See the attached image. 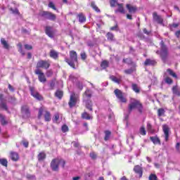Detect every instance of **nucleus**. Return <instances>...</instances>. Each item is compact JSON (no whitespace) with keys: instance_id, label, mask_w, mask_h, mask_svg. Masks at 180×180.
Here are the masks:
<instances>
[{"instance_id":"b1692460","label":"nucleus","mask_w":180,"mask_h":180,"mask_svg":"<svg viewBox=\"0 0 180 180\" xmlns=\"http://www.w3.org/2000/svg\"><path fill=\"white\" fill-rule=\"evenodd\" d=\"M82 119L85 120H91L93 119V117L89 115L86 111H84L82 113Z\"/></svg>"},{"instance_id":"20e7f679","label":"nucleus","mask_w":180,"mask_h":180,"mask_svg":"<svg viewBox=\"0 0 180 180\" xmlns=\"http://www.w3.org/2000/svg\"><path fill=\"white\" fill-rule=\"evenodd\" d=\"M160 56L162 59V61L163 63H167V60H168V48L167 47V45H165V42L164 41H161L160 43Z\"/></svg>"},{"instance_id":"de8ad7c7","label":"nucleus","mask_w":180,"mask_h":180,"mask_svg":"<svg viewBox=\"0 0 180 180\" xmlns=\"http://www.w3.org/2000/svg\"><path fill=\"white\" fill-rule=\"evenodd\" d=\"M92 98V94L88 91L84 92V99H91Z\"/></svg>"},{"instance_id":"603ef678","label":"nucleus","mask_w":180,"mask_h":180,"mask_svg":"<svg viewBox=\"0 0 180 180\" xmlns=\"http://www.w3.org/2000/svg\"><path fill=\"white\" fill-rule=\"evenodd\" d=\"M117 1L116 0H110V5L111 6V8H115V6H116V5H117Z\"/></svg>"},{"instance_id":"0e129e2a","label":"nucleus","mask_w":180,"mask_h":180,"mask_svg":"<svg viewBox=\"0 0 180 180\" xmlns=\"http://www.w3.org/2000/svg\"><path fill=\"white\" fill-rule=\"evenodd\" d=\"M58 119H60V115L58 113L55 114L53 122H58Z\"/></svg>"},{"instance_id":"7ed1b4c3","label":"nucleus","mask_w":180,"mask_h":180,"mask_svg":"<svg viewBox=\"0 0 180 180\" xmlns=\"http://www.w3.org/2000/svg\"><path fill=\"white\" fill-rule=\"evenodd\" d=\"M60 165H61V167L63 168L65 167V160H64L62 158H54L51 162V168L52 171H54L56 172H58L59 170Z\"/></svg>"},{"instance_id":"a878e982","label":"nucleus","mask_w":180,"mask_h":180,"mask_svg":"<svg viewBox=\"0 0 180 180\" xmlns=\"http://www.w3.org/2000/svg\"><path fill=\"white\" fill-rule=\"evenodd\" d=\"M90 6H91V8H92V9L95 11V12H96L97 13H101V9H99V7L96 6V4L95 3V1H91L90 4Z\"/></svg>"},{"instance_id":"bf43d9fd","label":"nucleus","mask_w":180,"mask_h":180,"mask_svg":"<svg viewBox=\"0 0 180 180\" xmlns=\"http://www.w3.org/2000/svg\"><path fill=\"white\" fill-rule=\"evenodd\" d=\"M1 109H4V110H8V105H6V103L1 102Z\"/></svg>"},{"instance_id":"412c9836","label":"nucleus","mask_w":180,"mask_h":180,"mask_svg":"<svg viewBox=\"0 0 180 180\" xmlns=\"http://www.w3.org/2000/svg\"><path fill=\"white\" fill-rule=\"evenodd\" d=\"M77 18L79 19V23H85L86 22V16L84 13H79Z\"/></svg>"},{"instance_id":"864d4df0","label":"nucleus","mask_w":180,"mask_h":180,"mask_svg":"<svg viewBox=\"0 0 180 180\" xmlns=\"http://www.w3.org/2000/svg\"><path fill=\"white\" fill-rule=\"evenodd\" d=\"M122 63L124 64H131V58H127L122 60Z\"/></svg>"},{"instance_id":"0eeeda50","label":"nucleus","mask_w":180,"mask_h":180,"mask_svg":"<svg viewBox=\"0 0 180 180\" xmlns=\"http://www.w3.org/2000/svg\"><path fill=\"white\" fill-rule=\"evenodd\" d=\"M40 16L45 19H48V20H51L52 22H54L57 19L56 14L50 11H42L40 13Z\"/></svg>"},{"instance_id":"4d7b16f0","label":"nucleus","mask_w":180,"mask_h":180,"mask_svg":"<svg viewBox=\"0 0 180 180\" xmlns=\"http://www.w3.org/2000/svg\"><path fill=\"white\" fill-rule=\"evenodd\" d=\"M149 180H158L157 175L155 174H151L149 176Z\"/></svg>"},{"instance_id":"6e6d98bb","label":"nucleus","mask_w":180,"mask_h":180,"mask_svg":"<svg viewBox=\"0 0 180 180\" xmlns=\"http://www.w3.org/2000/svg\"><path fill=\"white\" fill-rule=\"evenodd\" d=\"M90 158H91V160H96L98 155H96V153L95 152H91L90 153Z\"/></svg>"},{"instance_id":"9b49d317","label":"nucleus","mask_w":180,"mask_h":180,"mask_svg":"<svg viewBox=\"0 0 180 180\" xmlns=\"http://www.w3.org/2000/svg\"><path fill=\"white\" fill-rule=\"evenodd\" d=\"M153 20L158 23V25L164 24V18L161 15H159L156 12L153 13Z\"/></svg>"},{"instance_id":"dca6fc26","label":"nucleus","mask_w":180,"mask_h":180,"mask_svg":"<svg viewBox=\"0 0 180 180\" xmlns=\"http://www.w3.org/2000/svg\"><path fill=\"white\" fill-rule=\"evenodd\" d=\"M45 33L49 37H51V39H53V37H54V30H53V27H45Z\"/></svg>"},{"instance_id":"a211bd4d","label":"nucleus","mask_w":180,"mask_h":180,"mask_svg":"<svg viewBox=\"0 0 180 180\" xmlns=\"http://www.w3.org/2000/svg\"><path fill=\"white\" fill-rule=\"evenodd\" d=\"M126 8L128 10L129 13H136L137 12V6H132L131 4H126Z\"/></svg>"},{"instance_id":"bb28decb","label":"nucleus","mask_w":180,"mask_h":180,"mask_svg":"<svg viewBox=\"0 0 180 180\" xmlns=\"http://www.w3.org/2000/svg\"><path fill=\"white\" fill-rule=\"evenodd\" d=\"M1 43L3 46L4 49H5L6 50H9V49H11L9 44H8V41H6V40H5V39L1 38Z\"/></svg>"},{"instance_id":"13d9d810","label":"nucleus","mask_w":180,"mask_h":180,"mask_svg":"<svg viewBox=\"0 0 180 180\" xmlns=\"http://www.w3.org/2000/svg\"><path fill=\"white\" fill-rule=\"evenodd\" d=\"M118 29H119V25H117V24L113 27H110V30H111V32H117Z\"/></svg>"},{"instance_id":"ddd939ff","label":"nucleus","mask_w":180,"mask_h":180,"mask_svg":"<svg viewBox=\"0 0 180 180\" xmlns=\"http://www.w3.org/2000/svg\"><path fill=\"white\" fill-rule=\"evenodd\" d=\"M145 67L152 66L155 67L157 65V60L151 58H146L143 63Z\"/></svg>"},{"instance_id":"680f3d73","label":"nucleus","mask_w":180,"mask_h":180,"mask_svg":"<svg viewBox=\"0 0 180 180\" xmlns=\"http://www.w3.org/2000/svg\"><path fill=\"white\" fill-rule=\"evenodd\" d=\"M124 74H127L130 75V74H133V69H127L124 71Z\"/></svg>"},{"instance_id":"e433bc0d","label":"nucleus","mask_w":180,"mask_h":180,"mask_svg":"<svg viewBox=\"0 0 180 180\" xmlns=\"http://www.w3.org/2000/svg\"><path fill=\"white\" fill-rule=\"evenodd\" d=\"M104 133H105L104 140H105V141H108V140H109V139H110V136L112 135V132L109 130H105L104 131Z\"/></svg>"},{"instance_id":"2f4dec72","label":"nucleus","mask_w":180,"mask_h":180,"mask_svg":"<svg viewBox=\"0 0 180 180\" xmlns=\"http://www.w3.org/2000/svg\"><path fill=\"white\" fill-rule=\"evenodd\" d=\"M131 89L132 91H134V92H135L136 94H140V87L139 86V85H137V84L133 83L131 84Z\"/></svg>"},{"instance_id":"c756f323","label":"nucleus","mask_w":180,"mask_h":180,"mask_svg":"<svg viewBox=\"0 0 180 180\" xmlns=\"http://www.w3.org/2000/svg\"><path fill=\"white\" fill-rule=\"evenodd\" d=\"M45 122H50L51 120V114L49 111L46 110L44 115Z\"/></svg>"},{"instance_id":"2eb2a0df","label":"nucleus","mask_w":180,"mask_h":180,"mask_svg":"<svg viewBox=\"0 0 180 180\" xmlns=\"http://www.w3.org/2000/svg\"><path fill=\"white\" fill-rule=\"evenodd\" d=\"M134 172L136 175H139V178L143 176V167L139 165H136L134 167Z\"/></svg>"},{"instance_id":"cd10ccee","label":"nucleus","mask_w":180,"mask_h":180,"mask_svg":"<svg viewBox=\"0 0 180 180\" xmlns=\"http://www.w3.org/2000/svg\"><path fill=\"white\" fill-rule=\"evenodd\" d=\"M167 72L168 73L170 77H172L173 78H175L176 79H178V75H176V73L172 70L171 68L167 69Z\"/></svg>"},{"instance_id":"ea45409f","label":"nucleus","mask_w":180,"mask_h":180,"mask_svg":"<svg viewBox=\"0 0 180 180\" xmlns=\"http://www.w3.org/2000/svg\"><path fill=\"white\" fill-rule=\"evenodd\" d=\"M0 164L3 167L8 168V160H6L5 158H0Z\"/></svg>"},{"instance_id":"338daca9","label":"nucleus","mask_w":180,"mask_h":180,"mask_svg":"<svg viewBox=\"0 0 180 180\" xmlns=\"http://www.w3.org/2000/svg\"><path fill=\"white\" fill-rule=\"evenodd\" d=\"M72 144H73V146L75 148H78V147H79V143H78V142L72 141Z\"/></svg>"},{"instance_id":"f03ea898","label":"nucleus","mask_w":180,"mask_h":180,"mask_svg":"<svg viewBox=\"0 0 180 180\" xmlns=\"http://www.w3.org/2000/svg\"><path fill=\"white\" fill-rule=\"evenodd\" d=\"M69 56L70 58H65V61L70 67L75 70V63H78V53L75 51H70Z\"/></svg>"},{"instance_id":"5701e85b","label":"nucleus","mask_w":180,"mask_h":180,"mask_svg":"<svg viewBox=\"0 0 180 180\" xmlns=\"http://www.w3.org/2000/svg\"><path fill=\"white\" fill-rule=\"evenodd\" d=\"M150 140L153 143V144H159V146H161V140H160V138H158V136H150Z\"/></svg>"},{"instance_id":"6ab92c4d","label":"nucleus","mask_w":180,"mask_h":180,"mask_svg":"<svg viewBox=\"0 0 180 180\" xmlns=\"http://www.w3.org/2000/svg\"><path fill=\"white\" fill-rule=\"evenodd\" d=\"M10 158L15 162L19 161V153L13 151L10 152Z\"/></svg>"},{"instance_id":"69168bd1","label":"nucleus","mask_w":180,"mask_h":180,"mask_svg":"<svg viewBox=\"0 0 180 180\" xmlns=\"http://www.w3.org/2000/svg\"><path fill=\"white\" fill-rule=\"evenodd\" d=\"M77 88H78L80 91H82V89H84V86L82 85V83L78 82V83H77Z\"/></svg>"},{"instance_id":"f8f14e48","label":"nucleus","mask_w":180,"mask_h":180,"mask_svg":"<svg viewBox=\"0 0 180 180\" xmlns=\"http://www.w3.org/2000/svg\"><path fill=\"white\" fill-rule=\"evenodd\" d=\"M83 102L85 105V108L88 109V110H90V112L94 111V103H92L91 99H83Z\"/></svg>"},{"instance_id":"052dcab7","label":"nucleus","mask_w":180,"mask_h":180,"mask_svg":"<svg viewBox=\"0 0 180 180\" xmlns=\"http://www.w3.org/2000/svg\"><path fill=\"white\" fill-rule=\"evenodd\" d=\"M24 47L25 49V50H33V46L32 45L30 44H25Z\"/></svg>"},{"instance_id":"72a5a7b5","label":"nucleus","mask_w":180,"mask_h":180,"mask_svg":"<svg viewBox=\"0 0 180 180\" xmlns=\"http://www.w3.org/2000/svg\"><path fill=\"white\" fill-rule=\"evenodd\" d=\"M106 37L108 41H115V35L112 32H108Z\"/></svg>"},{"instance_id":"49530a36","label":"nucleus","mask_w":180,"mask_h":180,"mask_svg":"<svg viewBox=\"0 0 180 180\" xmlns=\"http://www.w3.org/2000/svg\"><path fill=\"white\" fill-rule=\"evenodd\" d=\"M165 82L166 84H168L169 85H171L172 84L174 83V80H172L171 79V77H166L165 79Z\"/></svg>"},{"instance_id":"1a4fd4ad","label":"nucleus","mask_w":180,"mask_h":180,"mask_svg":"<svg viewBox=\"0 0 180 180\" xmlns=\"http://www.w3.org/2000/svg\"><path fill=\"white\" fill-rule=\"evenodd\" d=\"M31 96H33L37 101H44V97L39 91L34 90V87L30 86Z\"/></svg>"},{"instance_id":"4c0bfd02","label":"nucleus","mask_w":180,"mask_h":180,"mask_svg":"<svg viewBox=\"0 0 180 180\" xmlns=\"http://www.w3.org/2000/svg\"><path fill=\"white\" fill-rule=\"evenodd\" d=\"M17 46H18V51L20 53L22 56H25V51H23V45L20 42H19Z\"/></svg>"},{"instance_id":"79ce46f5","label":"nucleus","mask_w":180,"mask_h":180,"mask_svg":"<svg viewBox=\"0 0 180 180\" xmlns=\"http://www.w3.org/2000/svg\"><path fill=\"white\" fill-rule=\"evenodd\" d=\"M158 116L161 117V116H165V110L164 108H159L158 110Z\"/></svg>"},{"instance_id":"4468645a","label":"nucleus","mask_w":180,"mask_h":180,"mask_svg":"<svg viewBox=\"0 0 180 180\" xmlns=\"http://www.w3.org/2000/svg\"><path fill=\"white\" fill-rule=\"evenodd\" d=\"M21 113L25 115L26 117H30V108L27 105H24L21 107Z\"/></svg>"},{"instance_id":"4be33fe9","label":"nucleus","mask_w":180,"mask_h":180,"mask_svg":"<svg viewBox=\"0 0 180 180\" xmlns=\"http://www.w3.org/2000/svg\"><path fill=\"white\" fill-rule=\"evenodd\" d=\"M49 56L53 60H58V52L54 49H51L49 52Z\"/></svg>"},{"instance_id":"c85d7f7f","label":"nucleus","mask_w":180,"mask_h":180,"mask_svg":"<svg viewBox=\"0 0 180 180\" xmlns=\"http://www.w3.org/2000/svg\"><path fill=\"white\" fill-rule=\"evenodd\" d=\"M46 153L44 152L39 153L37 155L38 161L39 162L44 161V160H46Z\"/></svg>"},{"instance_id":"3c124183","label":"nucleus","mask_w":180,"mask_h":180,"mask_svg":"<svg viewBox=\"0 0 180 180\" xmlns=\"http://www.w3.org/2000/svg\"><path fill=\"white\" fill-rule=\"evenodd\" d=\"M61 130L63 133H67V131H69L68 126L67 124H63L61 127Z\"/></svg>"},{"instance_id":"5fc2aeb1","label":"nucleus","mask_w":180,"mask_h":180,"mask_svg":"<svg viewBox=\"0 0 180 180\" xmlns=\"http://www.w3.org/2000/svg\"><path fill=\"white\" fill-rule=\"evenodd\" d=\"M80 57H81V59L83 60V61H85V60H86V53L85 52H82L80 53Z\"/></svg>"},{"instance_id":"7c9ffc66","label":"nucleus","mask_w":180,"mask_h":180,"mask_svg":"<svg viewBox=\"0 0 180 180\" xmlns=\"http://www.w3.org/2000/svg\"><path fill=\"white\" fill-rule=\"evenodd\" d=\"M55 96L59 99H63V96H64V91L59 89L56 90L55 92Z\"/></svg>"},{"instance_id":"a19ab883","label":"nucleus","mask_w":180,"mask_h":180,"mask_svg":"<svg viewBox=\"0 0 180 180\" xmlns=\"http://www.w3.org/2000/svg\"><path fill=\"white\" fill-rule=\"evenodd\" d=\"M110 79L113 82H115L116 84H120V81H122L120 79H118L117 77L113 75L110 76Z\"/></svg>"},{"instance_id":"8fccbe9b","label":"nucleus","mask_w":180,"mask_h":180,"mask_svg":"<svg viewBox=\"0 0 180 180\" xmlns=\"http://www.w3.org/2000/svg\"><path fill=\"white\" fill-rule=\"evenodd\" d=\"M49 8H51L53 11H57V8L56 7V5L52 1H50L48 4Z\"/></svg>"},{"instance_id":"39448f33","label":"nucleus","mask_w":180,"mask_h":180,"mask_svg":"<svg viewBox=\"0 0 180 180\" xmlns=\"http://www.w3.org/2000/svg\"><path fill=\"white\" fill-rule=\"evenodd\" d=\"M79 102V96L77 94H75V92L72 93L70 96V100L68 102V105L70 109H72V108H75L77 106V103Z\"/></svg>"},{"instance_id":"f704fd0d","label":"nucleus","mask_w":180,"mask_h":180,"mask_svg":"<svg viewBox=\"0 0 180 180\" xmlns=\"http://www.w3.org/2000/svg\"><path fill=\"white\" fill-rule=\"evenodd\" d=\"M101 67L103 70H106V68H109V61L107 60H104L101 63Z\"/></svg>"},{"instance_id":"473e14b6","label":"nucleus","mask_w":180,"mask_h":180,"mask_svg":"<svg viewBox=\"0 0 180 180\" xmlns=\"http://www.w3.org/2000/svg\"><path fill=\"white\" fill-rule=\"evenodd\" d=\"M0 122L1 123V126H6V124H8V121H6L5 115L2 114H0Z\"/></svg>"},{"instance_id":"a18cd8bd","label":"nucleus","mask_w":180,"mask_h":180,"mask_svg":"<svg viewBox=\"0 0 180 180\" xmlns=\"http://www.w3.org/2000/svg\"><path fill=\"white\" fill-rule=\"evenodd\" d=\"M44 112V107L39 108V112H38V119H41V116H43Z\"/></svg>"},{"instance_id":"aec40b11","label":"nucleus","mask_w":180,"mask_h":180,"mask_svg":"<svg viewBox=\"0 0 180 180\" xmlns=\"http://www.w3.org/2000/svg\"><path fill=\"white\" fill-rule=\"evenodd\" d=\"M117 5L118 6V8L115 11V13H122L124 15V13H126V11L124 10L123 4H117Z\"/></svg>"},{"instance_id":"37998d69","label":"nucleus","mask_w":180,"mask_h":180,"mask_svg":"<svg viewBox=\"0 0 180 180\" xmlns=\"http://www.w3.org/2000/svg\"><path fill=\"white\" fill-rule=\"evenodd\" d=\"M172 92L174 95H176L177 96H180V91H178V87L176 86H174L172 87Z\"/></svg>"},{"instance_id":"58836bf2","label":"nucleus","mask_w":180,"mask_h":180,"mask_svg":"<svg viewBox=\"0 0 180 180\" xmlns=\"http://www.w3.org/2000/svg\"><path fill=\"white\" fill-rule=\"evenodd\" d=\"M9 11L12 12L13 15H18V16H20V12H19V9H18V8H10Z\"/></svg>"},{"instance_id":"f257e3e1","label":"nucleus","mask_w":180,"mask_h":180,"mask_svg":"<svg viewBox=\"0 0 180 180\" xmlns=\"http://www.w3.org/2000/svg\"><path fill=\"white\" fill-rule=\"evenodd\" d=\"M134 109H137L138 112H139L140 115H143V110L144 107L143 106V103L140 102L139 100L134 99L128 106L129 113H131L132 110Z\"/></svg>"},{"instance_id":"c03bdc74","label":"nucleus","mask_w":180,"mask_h":180,"mask_svg":"<svg viewBox=\"0 0 180 180\" xmlns=\"http://www.w3.org/2000/svg\"><path fill=\"white\" fill-rule=\"evenodd\" d=\"M146 129L149 133H154V129H153V125H151V123L147 122Z\"/></svg>"},{"instance_id":"09e8293b","label":"nucleus","mask_w":180,"mask_h":180,"mask_svg":"<svg viewBox=\"0 0 180 180\" xmlns=\"http://www.w3.org/2000/svg\"><path fill=\"white\" fill-rule=\"evenodd\" d=\"M139 133L141 136H146V134H147V131H146V128L144 127H141L139 129Z\"/></svg>"},{"instance_id":"423d86ee","label":"nucleus","mask_w":180,"mask_h":180,"mask_svg":"<svg viewBox=\"0 0 180 180\" xmlns=\"http://www.w3.org/2000/svg\"><path fill=\"white\" fill-rule=\"evenodd\" d=\"M50 65H51V63L49 60H39L37 61L36 67L37 70H40V68H43L44 70H49L50 68Z\"/></svg>"},{"instance_id":"6e6552de","label":"nucleus","mask_w":180,"mask_h":180,"mask_svg":"<svg viewBox=\"0 0 180 180\" xmlns=\"http://www.w3.org/2000/svg\"><path fill=\"white\" fill-rule=\"evenodd\" d=\"M34 75H38V80L41 84H46L47 82V77H46V75H44V72L41 70L36 69L34 70Z\"/></svg>"},{"instance_id":"c9c22d12","label":"nucleus","mask_w":180,"mask_h":180,"mask_svg":"<svg viewBox=\"0 0 180 180\" xmlns=\"http://www.w3.org/2000/svg\"><path fill=\"white\" fill-rule=\"evenodd\" d=\"M169 27L171 32H174V29H178V27H179V22L169 24Z\"/></svg>"},{"instance_id":"f3484780","label":"nucleus","mask_w":180,"mask_h":180,"mask_svg":"<svg viewBox=\"0 0 180 180\" xmlns=\"http://www.w3.org/2000/svg\"><path fill=\"white\" fill-rule=\"evenodd\" d=\"M162 130L165 134V141H168L169 139V128L167 125H163L162 126Z\"/></svg>"},{"instance_id":"774afa93","label":"nucleus","mask_w":180,"mask_h":180,"mask_svg":"<svg viewBox=\"0 0 180 180\" xmlns=\"http://www.w3.org/2000/svg\"><path fill=\"white\" fill-rule=\"evenodd\" d=\"M175 36H176V37H177V39H179V37H180V30L175 32Z\"/></svg>"},{"instance_id":"e2e57ef3","label":"nucleus","mask_w":180,"mask_h":180,"mask_svg":"<svg viewBox=\"0 0 180 180\" xmlns=\"http://www.w3.org/2000/svg\"><path fill=\"white\" fill-rule=\"evenodd\" d=\"M53 74V72L52 70H49L46 71V77H52Z\"/></svg>"},{"instance_id":"9d476101","label":"nucleus","mask_w":180,"mask_h":180,"mask_svg":"<svg viewBox=\"0 0 180 180\" xmlns=\"http://www.w3.org/2000/svg\"><path fill=\"white\" fill-rule=\"evenodd\" d=\"M114 94L116 98H117L120 100V102H121L122 103H127V98L124 97V96L123 95V92L121 91L120 89H116L114 91Z\"/></svg>"},{"instance_id":"393cba45","label":"nucleus","mask_w":180,"mask_h":180,"mask_svg":"<svg viewBox=\"0 0 180 180\" xmlns=\"http://www.w3.org/2000/svg\"><path fill=\"white\" fill-rule=\"evenodd\" d=\"M57 82V79L56 78H53L51 80L50 83H49V89L51 91L54 90V89L56 88V84Z\"/></svg>"}]
</instances>
